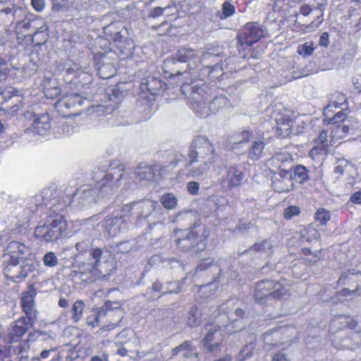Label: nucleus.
Instances as JSON below:
<instances>
[{
    "instance_id": "obj_1",
    "label": "nucleus",
    "mask_w": 361,
    "mask_h": 361,
    "mask_svg": "<svg viewBox=\"0 0 361 361\" xmlns=\"http://www.w3.org/2000/svg\"><path fill=\"white\" fill-rule=\"evenodd\" d=\"M104 250L94 247L85 252H80L78 270L82 281L94 282L97 280L108 279L116 271L114 260L102 261Z\"/></svg>"
},
{
    "instance_id": "obj_2",
    "label": "nucleus",
    "mask_w": 361,
    "mask_h": 361,
    "mask_svg": "<svg viewBox=\"0 0 361 361\" xmlns=\"http://www.w3.org/2000/svg\"><path fill=\"white\" fill-rule=\"evenodd\" d=\"M174 233L178 252L197 255L207 247L210 233L205 225L195 224L186 229H176Z\"/></svg>"
},
{
    "instance_id": "obj_3",
    "label": "nucleus",
    "mask_w": 361,
    "mask_h": 361,
    "mask_svg": "<svg viewBox=\"0 0 361 361\" xmlns=\"http://www.w3.org/2000/svg\"><path fill=\"white\" fill-rule=\"evenodd\" d=\"M290 287L286 279L279 281L264 279L255 283L252 296L255 302L262 305L266 304L269 300H286L291 295Z\"/></svg>"
},
{
    "instance_id": "obj_4",
    "label": "nucleus",
    "mask_w": 361,
    "mask_h": 361,
    "mask_svg": "<svg viewBox=\"0 0 361 361\" xmlns=\"http://www.w3.org/2000/svg\"><path fill=\"white\" fill-rule=\"evenodd\" d=\"M68 229V222L63 215L49 216L39 222L33 236L43 243L57 242L67 235Z\"/></svg>"
},
{
    "instance_id": "obj_5",
    "label": "nucleus",
    "mask_w": 361,
    "mask_h": 361,
    "mask_svg": "<svg viewBox=\"0 0 361 361\" xmlns=\"http://www.w3.org/2000/svg\"><path fill=\"white\" fill-rule=\"evenodd\" d=\"M68 229V222L63 215L49 216L39 222L33 236L43 243L57 242L67 235Z\"/></svg>"
},
{
    "instance_id": "obj_6",
    "label": "nucleus",
    "mask_w": 361,
    "mask_h": 361,
    "mask_svg": "<svg viewBox=\"0 0 361 361\" xmlns=\"http://www.w3.org/2000/svg\"><path fill=\"white\" fill-rule=\"evenodd\" d=\"M264 37V30L257 22L245 23L236 35L237 49L244 59L257 58L254 54L253 44Z\"/></svg>"
},
{
    "instance_id": "obj_7",
    "label": "nucleus",
    "mask_w": 361,
    "mask_h": 361,
    "mask_svg": "<svg viewBox=\"0 0 361 361\" xmlns=\"http://www.w3.org/2000/svg\"><path fill=\"white\" fill-rule=\"evenodd\" d=\"M204 159L205 165L213 164L215 161L216 153L214 145L205 137L198 136L192 142L188 157L189 160L187 166H190L193 163L197 161L198 157Z\"/></svg>"
},
{
    "instance_id": "obj_8",
    "label": "nucleus",
    "mask_w": 361,
    "mask_h": 361,
    "mask_svg": "<svg viewBox=\"0 0 361 361\" xmlns=\"http://www.w3.org/2000/svg\"><path fill=\"white\" fill-rule=\"evenodd\" d=\"M336 286L342 288L336 292V296L346 298L361 295V274L348 269L343 271L336 281Z\"/></svg>"
},
{
    "instance_id": "obj_9",
    "label": "nucleus",
    "mask_w": 361,
    "mask_h": 361,
    "mask_svg": "<svg viewBox=\"0 0 361 361\" xmlns=\"http://www.w3.org/2000/svg\"><path fill=\"white\" fill-rule=\"evenodd\" d=\"M208 85L202 80L185 82L180 87L183 94L190 101L192 105L206 106L209 97Z\"/></svg>"
},
{
    "instance_id": "obj_10",
    "label": "nucleus",
    "mask_w": 361,
    "mask_h": 361,
    "mask_svg": "<svg viewBox=\"0 0 361 361\" xmlns=\"http://www.w3.org/2000/svg\"><path fill=\"white\" fill-rule=\"evenodd\" d=\"M270 118L274 121L272 129L277 137L286 138L290 135L295 121L285 111L271 108Z\"/></svg>"
},
{
    "instance_id": "obj_11",
    "label": "nucleus",
    "mask_w": 361,
    "mask_h": 361,
    "mask_svg": "<svg viewBox=\"0 0 361 361\" xmlns=\"http://www.w3.org/2000/svg\"><path fill=\"white\" fill-rule=\"evenodd\" d=\"M125 172V166L123 164H118L114 166V164L110 165V168L106 171L97 169L92 173V178L94 180V187L97 189L110 186L114 180H120Z\"/></svg>"
},
{
    "instance_id": "obj_12",
    "label": "nucleus",
    "mask_w": 361,
    "mask_h": 361,
    "mask_svg": "<svg viewBox=\"0 0 361 361\" xmlns=\"http://www.w3.org/2000/svg\"><path fill=\"white\" fill-rule=\"evenodd\" d=\"M85 98L78 94H66L57 100L55 103V109L62 117H69L76 114L75 109L81 106Z\"/></svg>"
},
{
    "instance_id": "obj_13",
    "label": "nucleus",
    "mask_w": 361,
    "mask_h": 361,
    "mask_svg": "<svg viewBox=\"0 0 361 361\" xmlns=\"http://www.w3.org/2000/svg\"><path fill=\"white\" fill-rule=\"evenodd\" d=\"M4 13L6 15L12 14V23H15L16 28L23 27L26 30L31 27V21L25 22L23 20L26 17L25 11L16 5L11 0H0V13Z\"/></svg>"
},
{
    "instance_id": "obj_14",
    "label": "nucleus",
    "mask_w": 361,
    "mask_h": 361,
    "mask_svg": "<svg viewBox=\"0 0 361 361\" xmlns=\"http://www.w3.org/2000/svg\"><path fill=\"white\" fill-rule=\"evenodd\" d=\"M25 249V246L23 243H20L18 242H12L9 244L8 247V250L10 254V259L8 262V264L5 268V274L6 276L11 278L12 280H21L25 279L27 276V273L23 271L20 272V276L13 275L9 276L8 273L11 271L12 267L17 266L20 260L24 258V250Z\"/></svg>"
},
{
    "instance_id": "obj_15",
    "label": "nucleus",
    "mask_w": 361,
    "mask_h": 361,
    "mask_svg": "<svg viewBox=\"0 0 361 361\" xmlns=\"http://www.w3.org/2000/svg\"><path fill=\"white\" fill-rule=\"evenodd\" d=\"M293 157L288 152H276L267 160L266 166L270 174L292 170Z\"/></svg>"
},
{
    "instance_id": "obj_16",
    "label": "nucleus",
    "mask_w": 361,
    "mask_h": 361,
    "mask_svg": "<svg viewBox=\"0 0 361 361\" xmlns=\"http://www.w3.org/2000/svg\"><path fill=\"white\" fill-rule=\"evenodd\" d=\"M314 146L309 152V156L314 160L319 156L327 155L330 152V147L335 145L329 137L328 130H322L318 137L314 140Z\"/></svg>"
},
{
    "instance_id": "obj_17",
    "label": "nucleus",
    "mask_w": 361,
    "mask_h": 361,
    "mask_svg": "<svg viewBox=\"0 0 361 361\" xmlns=\"http://www.w3.org/2000/svg\"><path fill=\"white\" fill-rule=\"evenodd\" d=\"M244 178L245 174L239 167L231 166L226 169V173L221 177L220 185L223 190H231L240 187Z\"/></svg>"
},
{
    "instance_id": "obj_18",
    "label": "nucleus",
    "mask_w": 361,
    "mask_h": 361,
    "mask_svg": "<svg viewBox=\"0 0 361 361\" xmlns=\"http://www.w3.org/2000/svg\"><path fill=\"white\" fill-rule=\"evenodd\" d=\"M35 321L30 320L27 316L21 317L14 321L11 325L8 335L9 342L16 343L21 341L29 329L33 326Z\"/></svg>"
},
{
    "instance_id": "obj_19",
    "label": "nucleus",
    "mask_w": 361,
    "mask_h": 361,
    "mask_svg": "<svg viewBox=\"0 0 361 361\" xmlns=\"http://www.w3.org/2000/svg\"><path fill=\"white\" fill-rule=\"evenodd\" d=\"M292 172V170H289L270 174L271 187L275 192L284 193L294 188V183L291 178Z\"/></svg>"
},
{
    "instance_id": "obj_20",
    "label": "nucleus",
    "mask_w": 361,
    "mask_h": 361,
    "mask_svg": "<svg viewBox=\"0 0 361 361\" xmlns=\"http://www.w3.org/2000/svg\"><path fill=\"white\" fill-rule=\"evenodd\" d=\"M37 295L36 289L32 285L30 286L27 290L22 293L20 297V307L25 316L30 320H36L37 312L35 308V298Z\"/></svg>"
},
{
    "instance_id": "obj_21",
    "label": "nucleus",
    "mask_w": 361,
    "mask_h": 361,
    "mask_svg": "<svg viewBox=\"0 0 361 361\" xmlns=\"http://www.w3.org/2000/svg\"><path fill=\"white\" fill-rule=\"evenodd\" d=\"M49 35V27L46 23H44L33 35L18 36L17 37L20 44L31 45L35 47L44 44L48 40Z\"/></svg>"
},
{
    "instance_id": "obj_22",
    "label": "nucleus",
    "mask_w": 361,
    "mask_h": 361,
    "mask_svg": "<svg viewBox=\"0 0 361 361\" xmlns=\"http://www.w3.org/2000/svg\"><path fill=\"white\" fill-rule=\"evenodd\" d=\"M338 109V108H331L330 114L331 115L327 114L326 111V106L323 111L324 115V123L326 125H335L336 123H340L344 122L348 117V112L349 111L348 108H344L336 112V111Z\"/></svg>"
},
{
    "instance_id": "obj_23",
    "label": "nucleus",
    "mask_w": 361,
    "mask_h": 361,
    "mask_svg": "<svg viewBox=\"0 0 361 361\" xmlns=\"http://www.w3.org/2000/svg\"><path fill=\"white\" fill-rule=\"evenodd\" d=\"M42 85L43 92L47 99L53 100L61 94V87L56 78H44Z\"/></svg>"
},
{
    "instance_id": "obj_24",
    "label": "nucleus",
    "mask_w": 361,
    "mask_h": 361,
    "mask_svg": "<svg viewBox=\"0 0 361 361\" xmlns=\"http://www.w3.org/2000/svg\"><path fill=\"white\" fill-rule=\"evenodd\" d=\"M221 331V326L216 324L214 327L208 331L202 339L204 348L210 353H214L217 350H220L222 346V342H216L212 343L214 339V335Z\"/></svg>"
},
{
    "instance_id": "obj_25",
    "label": "nucleus",
    "mask_w": 361,
    "mask_h": 361,
    "mask_svg": "<svg viewBox=\"0 0 361 361\" xmlns=\"http://www.w3.org/2000/svg\"><path fill=\"white\" fill-rule=\"evenodd\" d=\"M157 207L158 202L157 201L147 200L140 202H135L134 208L140 219H146L151 215Z\"/></svg>"
},
{
    "instance_id": "obj_26",
    "label": "nucleus",
    "mask_w": 361,
    "mask_h": 361,
    "mask_svg": "<svg viewBox=\"0 0 361 361\" xmlns=\"http://www.w3.org/2000/svg\"><path fill=\"white\" fill-rule=\"evenodd\" d=\"M124 223L114 213L107 216L103 221V227L109 235L114 236L121 230V226Z\"/></svg>"
},
{
    "instance_id": "obj_27",
    "label": "nucleus",
    "mask_w": 361,
    "mask_h": 361,
    "mask_svg": "<svg viewBox=\"0 0 361 361\" xmlns=\"http://www.w3.org/2000/svg\"><path fill=\"white\" fill-rule=\"evenodd\" d=\"M300 240L302 243H311L314 241H319L321 235L319 231L313 224H309L300 231Z\"/></svg>"
},
{
    "instance_id": "obj_28",
    "label": "nucleus",
    "mask_w": 361,
    "mask_h": 361,
    "mask_svg": "<svg viewBox=\"0 0 361 361\" xmlns=\"http://www.w3.org/2000/svg\"><path fill=\"white\" fill-rule=\"evenodd\" d=\"M337 124L338 125L330 127L328 130L329 137H331L335 145L341 143V140L348 135L350 130L349 126L347 125Z\"/></svg>"
},
{
    "instance_id": "obj_29",
    "label": "nucleus",
    "mask_w": 361,
    "mask_h": 361,
    "mask_svg": "<svg viewBox=\"0 0 361 361\" xmlns=\"http://www.w3.org/2000/svg\"><path fill=\"white\" fill-rule=\"evenodd\" d=\"M51 121L49 114H42L35 118L32 126L37 134L43 135L50 129Z\"/></svg>"
},
{
    "instance_id": "obj_30",
    "label": "nucleus",
    "mask_w": 361,
    "mask_h": 361,
    "mask_svg": "<svg viewBox=\"0 0 361 361\" xmlns=\"http://www.w3.org/2000/svg\"><path fill=\"white\" fill-rule=\"evenodd\" d=\"M163 167L154 164L152 166H146L144 167L139 166L137 169L136 174L137 176L140 178V180H153L155 178L156 173L159 172V173H161V171L163 170Z\"/></svg>"
},
{
    "instance_id": "obj_31",
    "label": "nucleus",
    "mask_w": 361,
    "mask_h": 361,
    "mask_svg": "<svg viewBox=\"0 0 361 361\" xmlns=\"http://www.w3.org/2000/svg\"><path fill=\"white\" fill-rule=\"evenodd\" d=\"M103 32L105 37L109 41H112L115 43L121 42L123 36L121 33V29L117 26L116 23H111L103 28Z\"/></svg>"
},
{
    "instance_id": "obj_32",
    "label": "nucleus",
    "mask_w": 361,
    "mask_h": 361,
    "mask_svg": "<svg viewBox=\"0 0 361 361\" xmlns=\"http://www.w3.org/2000/svg\"><path fill=\"white\" fill-rule=\"evenodd\" d=\"M265 142L262 139H257L252 142L248 149V157L252 160H258L263 154Z\"/></svg>"
},
{
    "instance_id": "obj_33",
    "label": "nucleus",
    "mask_w": 361,
    "mask_h": 361,
    "mask_svg": "<svg viewBox=\"0 0 361 361\" xmlns=\"http://www.w3.org/2000/svg\"><path fill=\"white\" fill-rule=\"evenodd\" d=\"M135 202L123 204L117 209H115L114 213L119 217V219L126 224L133 214L135 210Z\"/></svg>"
},
{
    "instance_id": "obj_34",
    "label": "nucleus",
    "mask_w": 361,
    "mask_h": 361,
    "mask_svg": "<svg viewBox=\"0 0 361 361\" xmlns=\"http://www.w3.org/2000/svg\"><path fill=\"white\" fill-rule=\"evenodd\" d=\"M292 181H295L298 183H304L309 179L307 169L300 164L296 165L295 167L292 166Z\"/></svg>"
},
{
    "instance_id": "obj_35",
    "label": "nucleus",
    "mask_w": 361,
    "mask_h": 361,
    "mask_svg": "<svg viewBox=\"0 0 361 361\" xmlns=\"http://www.w3.org/2000/svg\"><path fill=\"white\" fill-rule=\"evenodd\" d=\"M202 317L201 310L197 306L193 305L190 307L187 317V324L190 327H197L201 324Z\"/></svg>"
},
{
    "instance_id": "obj_36",
    "label": "nucleus",
    "mask_w": 361,
    "mask_h": 361,
    "mask_svg": "<svg viewBox=\"0 0 361 361\" xmlns=\"http://www.w3.org/2000/svg\"><path fill=\"white\" fill-rule=\"evenodd\" d=\"M85 304L82 300H75L71 309V319L73 323H78L83 317Z\"/></svg>"
},
{
    "instance_id": "obj_37",
    "label": "nucleus",
    "mask_w": 361,
    "mask_h": 361,
    "mask_svg": "<svg viewBox=\"0 0 361 361\" xmlns=\"http://www.w3.org/2000/svg\"><path fill=\"white\" fill-rule=\"evenodd\" d=\"M195 348L192 345V342L190 341H185L179 345L176 346L172 350V355H177L180 352L184 350L185 353L183 355L184 357L188 358L195 355L197 357L198 356L197 353H195Z\"/></svg>"
},
{
    "instance_id": "obj_38",
    "label": "nucleus",
    "mask_w": 361,
    "mask_h": 361,
    "mask_svg": "<svg viewBox=\"0 0 361 361\" xmlns=\"http://www.w3.org/2000/svg\"><path fill=\"white\" fill-rule=\"evenodd\" d=\"M229 101L226 97L220 95L214 97L212 101L207 103V107L211 112L215 113L228 105Z\"/></svg>"
},
{
    "instance_id": "obj_39",
    "label": "nucleus",
    "mask_w": 361,
    "mask_h": 361,
    "mask_svg": "<svg viewBox=\"0 0 361 361\" xmlns=\"http://www.w3.org/2000/svg\"><path fill=\"white\" fill-rule=\"evenodd\" d=\"M160 202L163 207L168 210L174 209L178 204L177 197L171 192H166L161 195Z\"/></svg>"
},
{
    "instance_id": "obj_40",
    "label": "nucleus",
    "mask_w": 361,
    "mask_h": 361,
    "mask_svg": "<svg viewBox=\"0 0 361 361\" xmlns=\"http://www.w3.org/2000/svg\"><path fill=\"white\" fill-rule=\"evenodd\" d=\"M331 214L330 212L324 208H319L314 214V220L320 226H325L331 220Z\"/></svg>"
},
{
    "instance_id": "obj_41",
    "label": "nucleus",
    "mask_w": 361,
    "mask_h": 361,
    "mask_svg": "<svg viewBox=\"0 0 361 361\" xmlns=\"http://www.w3.org/2000/svg\"><path fill=\"white\" fill-rule=\"evenodd\" d=\"M196 56V51L195 49L181 47L180 48L176 54L178 61L180 62H186L190 59L194 58Z\"/></svg>"
},
{
    "instance_id": "obj_42",
    "label": "nucleus",
    "mask_w": 361,
    "mask_h": 361,
    "mask_svg": "<svg viewBox=\"0 0 361 361\" xmlns=\"http://www.w3.org/2000/svg\"><path fill=\"white\" fill-rule=\"evenodd\" d=\"M253 137V133L250 130H243L235 135V147H238L240 144L248 143Z\"/></svg>"
},
{
    "instance_id": "obj_43",
    "label": "nucleus",
    "mask_w": 361,
    "mask_h": 361,
    "mask_svg": "<svg viewBox=\"0 0 361 361\" xmlns=\"http://www.w3.org/2000/svg\"><path fill=\"white\" fill-rule=\"evenodd\" d=\"M102 315V311L93 310L92 312L86 317V324L91 329H94L99 324V319Z\"/></svg>"
},
{
    "instance_id": "obj_44",
    "label": "nucleus",
    "mask_w": 361,
    "mask_h": 361,
    "mask_svg": "<svg viewBox=\"0 0 361 361\" xmlns=\"http://www.w3.org/2000/svg\"><path fill=\"white\" fill-rule=\"evenodd\" d=\"M314 51V47L313 46V42H305L302 44H300L297 47V52L299 55L302 56L304 57L309 56L313 54Z\"/></svg>"
},
{
    "instance_id": "obj_45",
    "label": "nucleus",
    "mask_w": 361,
    "mask_h": 361,
    "mask_svg": "<svg viewBox=\"0 0 361 361\" xmlns=\"http://www.w3.org/2000/svg\"><path fill=\"white\" fill-rule=\"evenodd\" d=\"M221 19L231 17L235 13V7L228 1H226L222 4Z\"/></svg>"
},
{
    "instance_id": "obj_46",
    "label": "nucleus",
    "mask_w": 361,
    "mask_h": 361,
    "mask_svg": "<svg viewBox=\"0 0 361 361\" xmlns=\"http://www.w3.org/2000/svg\"><path fill=\"white\" fill-rule=\"evenodd\" d=\"M43 262L45 267H54L59 264V259L54 252H48L43 257Z\"/></svg>"
},
{
    "instance_id": "obj_47",
    "label": "nucleus",
    "mask_w": 361,
    "mask_h": 361,
    "mask_svg": "<svg viewBox=\"0 0 361 361\" xmlns=\"http://www.w3.org/2000/svg\"><path fill=\"white\" fill-rule=\"evenodd\" d=\"M300 213V209L295 205H291L286 207L283 211V218L286 220L292 219L293 216H298Z\"/></svg>"
},
{
    "instance_id": "obj_48",
    "label": "nucleus",
    "mask_w": 361,
    "mask_h": 361,
    "mask_svg": "<svg viewBox=\"0 0 361 361\" xmlns=\"http://www.w3.org/2000/svg\"><path fill=\"white\" fill-rule=\"evenodd\" d=\"M331 99L334 100V102L338 103V104H343L346 108L348 107V97L346 95L340 92H336L332 94Z\"/></svg>"
},
{
    "instance_id": "obj_49",
    "label": "nucleus",
    "mask_w": 361,
    "mask_h": 361,
    "mask_svg": "<svg viewBox=\"0 0 361 361\" xmlns=\"http://www.w3.org/2000/svg\"><path fill=\"white\" fill-rule=\"evenodd\" d=\"M253 348L251 345H245L239 353V361H245L250 357L253 353Z\"/></svg>"
},
{
    "instance_id": "obj_50",
    "label": "nucleus",
    "mask_w": 361,
    "mask_h": 361,
    "mask_svg": "<svg viewBox=\"0 0 361 361\" xmlns=\"http://www.w3.org/2000/svg\"><path fill=\"white\" fill-rule=\"evenodd\" d=\"M187 190L192 195H196L200 190V184L196 181H190L187 184Z\"/></svg>"
},
{
    "instance_id": "obj_51",
    "label": "nucleus",
    "mask_w": 361,
    "mask_h": 361,
    "mask_svg": "<svg viewBox=\"0 0 361 361\" xmlns=\"http://www.w3.org/2000/svg\"><path fill=\"white\" fill-rule=\"evenodd\" d=\"M169 8H171L170 5L164 8L159 6L154 7L151 10L149 16L152 18L159 17L164 14V12L166 9Z\"/></svg>"
},
{
    "instance_id": "obj_52",
    "label": "nucleus",
    "mask_w": 361,
    "mask_h": 361,
    "mask_svg": "<svg viewBox=\"0 0 361 361\" xmlns=\"http://www.w3.org/2000/svg\"><path fill=\"white\" fill-rule=\"evenodd\" d=\"M24 106V103L23 102V99L20 98L18 99V101L11 106L8 109V114H11L12 116L16 115L18 114L19 110L22 109Z\"/></svg>"
},
{
    "instance_id": "obj_53",
    "label": "nucleus",
    "mask_w": 361,
    "mask_h": 361,
    "mask_svg": "<svg viewBox=\"0 0 361 361\" xmlns=\"http://www.w3.org/2000/svg\"><path fill=\"white\" fill-rule=\"evenodd\" d=\"M268 245V241L267 240H263L260 242L255 243L252 246V250L255 252H261L266 249V247Z\"/></svg>"
},
{
    "instance_id": "obj_54",
    "label": "nucleus",
    "mask_w": 361,
    "mask_h": 361,
    "mask_svg": "<svg viewBox=\"0 0 361 361\" xmlns=\"http://www.w3.org/2000/svg\"><path fill=\"white\" fill-rule=\"evenodd\" d=\"M312 11V7L310 5H308V4H303V5H302L300 6L299 13H296L295 14V16L298 17V16L299 14H301V15H302L304 16H307L308 15L310 14Z\"/></svg>"
},
{
    "instance_id": "obj_55",
    "label": "nucleus",
    "mask_w": 361,
    "mask_h": 361,
    "mask_svg": "<svg viewBox=\"0 0 361 361\" xmlns=\"http://www.w3.org/2000/svg\"><path fill=\"white\" fill-rule=\"evenodd\" d=\"M331 108H338L340 109V110H341L342 109L345 108V106H344V105L343 104H338V103L334 102V100L330 99L329 103L326 106V111L327 112L326 114L329 115H331Z\"/></svg>"
},
{
    "instance_id": "obj_56",
    "label": "nucleus",
    "mask_w": 361,
    "mask_h": 361,
    "mask_svg": "<svg viewBox=\"0 0 361 361\" xmlns=\"http://www.w3.org/2000/svg\"><path fill=\"white\" fill-rule=\"evenodd\" d=\"M319 44L321 47H327L329 44V35L328 32H324L322 33L319 40Z\"/></svg>"
},
{
    "instance_id": "obj_57",
    "label": "nucleus",
    "mask_w": 361,
    "mask_h": 361,
    "mask_svg": "<svg viewBox=\"0 0 361 361\" xmlns=\"http://www.w3.org/2000/svg\"><path fill=\"white\" fill-rule=\"evenodd\" d=\"M350 202L355 204H361V188L350 195Z\"/></svg>"
},
{
    "instance_id": "obj_58",
    "label": "nucleus",
    "mask_w": 361,
    "mask_h": 361,
    "mask_svg": "<svg viewBox=\"0 0 361 361\" xmlns=\"http://www.w3.org/2000/svg\"><path fill=\"white\" fill-rule=\"evenodd\" d=\"M31 4L35 11L40 12L44 8V0H31Z\"/></svg>"
},
{
    "instance_id": "obj_59",
    "label": "nucleus",
    "mask_w": 361,
    "mask_h": 361,
    "mask_svg": "<svg viewBox=\"0 0 361 361\" xmlns=\"http://www.w3.org/2000/svg\"><path fill=\"white\" fill-rule=\"evenodd\" d=\"M271 361H289V360L286 354L278 352L273 355Z\"/></svg>"
},
{
    "instance_id": "obj_60",
    "label": "nucleus",
    "mask_w": 361,
    "mask_h": 361,
    "mask_svg": "<svg viewBox=\"0 0 361 361\" xmlns=\"http://www.w3.org/2000/svg\"><path fill=\"white\" fill-rule=\"evenodd\" d=\"M317 19H318L317 22L313 20L310 24L304 25V27L305 28H312V27H318L319 25V24L322 22L323 18H322V17H321V18L318 17ZM300 27H303V25H300Z\"/></svg>"
},
{
    "instance_id": "obj_61",
    "label": "nucleus",
    "mask_w": 361,
    "mask_h": 361,
    "mask_svg": "<svg viewBox=\"0 0 361 361\" xmlns=\"http://www.w3.org/2000/svg\"><path fill=\"white\" fill-rule=\"evenodd\" d=\"M71 203V200H70L68 202H66L65 201H63L62 203L60 202V200H59V207L56 208L54 212H63L68 205H69Z\"/></svg>"
},
{
    "instance_id": "obj_62",
    "label": "nucleus",
    "mask_w": 361,
    "mask_h": 361,
    "mask_svg": "<svg viewBox=\"0 0 361 361\" xmlns=\"http://www.w3.org/2000/svg\"><path fill=\"white\" fill-rule=\"evenodd\" d=\"M345 166L338 164L334 169V173L336 174H338L339 176H342L344 173Z\"/></svg>"
},
{
    "instance_id": "obj_63",
    "label": "nucleus",
    "mask_w": 361,
    "mask_h": 361,
    "mask_svg": "<svg viewBox=\"0 0 361 361\" xmlns=\"http://www.w3.org/2000/svg\"><path fill=\"white\" fill-rule=\"evenodd\" d=\"M152 288L154 291L159 292L162 290V283L160 281H157L153 283Z\"/></svg>"
},
{
    "instance_id": "obj_64",
    "label": "nucleus",
    "mask_w": 361,
    "mask_h": 361,
    "mask_svg": "<svg viewBox=\"0 0 361 361\" xmlns=\"http://www.w3.org/2000/svg\"><path fill=\"white\" fill-rule=\"evenodd\" d=\"M353 84H354L355 88L359 92H361V75L355 79Z\"/></svg>"
}]
</instances>
